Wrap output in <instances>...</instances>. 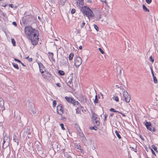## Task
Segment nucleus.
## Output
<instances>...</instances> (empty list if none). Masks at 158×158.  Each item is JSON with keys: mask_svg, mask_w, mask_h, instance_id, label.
<instances>
[{"mask_svg": "<svg viewBox=\"0 0 158 158\" xmlns=\"http://www.w3.org/2000/svg\"><path fill=\"white\" fill-rule=\"evenodd\" d=\"M25 32L29 39L31 40L33 45H36L39 40L38 33L37 30L33 29L31 26H27L24 28Z\"/></svg>", "mask_w": 158, "mask_h": 158, "instance_id": "1", "label": "nucleus"}, {"mask_svg": "<svg viewBox=\"0 0 158 158\" xmlns=\"http://www.w3.org/2000/svg\"><path fill=\"white\" fill-rule=\"evenodd\" d=\"M25 32L29 39L31 40L33 45H36L39 40L38 33L37 30L33 29L31 26H27L24 28Z\"/></svg>", "mask_w": 158, "mask_h": 158, "instance_id": "2", "label": "nucleus"}, {"mask_svg": "<svg viewBox=\"0 0 158 158\" xmlns=\"http://www.w3.org/2000/svg\"><path fill=\"white\" fill-rule=\"evenodd\" d=\"M81 11L84 16H87L89 19L90 18L94 17V15L93 11L88 6H84L82 7Z\"/></svg>", "mask_w": 158, "mask_h": 158, "instance_id": "3", "label": "nucleus"}, {"mask_svg": "<svg viewBox=\"0 0 158 158\" xmlns=\"http://www.w3.org/2000/svg\"><path fill=\"white\" fill-rule=\"evenodd\" d=\"M65 98L67 102L70 104H72L74 106H75L76 105H78L79 103L77 101H76L72 97H65Z\"/></svg>", "mask_w": 158, "mask_h": 158, "instance_id": "4", "label": "nucleus"}, {"mask_svg": "<svg viewBox=\"0 0 158 158\" xmlns=\"http://www.w3.org/2000/svg\"><path fill=\"white\" fill-rule=\"evenodd\" d=\"M75 65L76 67H78L82 63L81 58L78 56H76L74 58Z\"/></svg>", "mask_w": 158, "mask_h": 158, "instance_id": "5", "label": "nucleus"}, {"mask_svg": "<svg viewBox=\"0 0 158 158\" xmlns=\"http://www.w3.org/2000/svg\"><path fill=\"white\" fill-rule=\"evenodd\" d=\"M123 91L124 100L126 102H129L130 100V95L127 91L124 90L123 91Z\"/></svg>", "mask_w": 158, "mask_h": 158, "instance_id": "6", "label": "nucleus"}, {"mask_svg": "<svg viewBox=\"0 0 158 158\" xmlns=\"http://www.w3.org/2000/svg\"><path fill=\"white\" fill-rule=\"evenodd\" d=\"M42 76L45 79H50L51 77V74L48 71H45L43 73L41 74Z\"/></svg>", "mask_w": 158, "mask_h": 158, "instance_id": "7", "label": "nucleus"}, {"mask_svg": "<svg viewBox=\"0 0 158 158\" xmlns=\"http://www.w3.org/2000/svg\"><path fill=\"white\" fill-rule=\"evenodd\" d=\"M40 69V70L41 74L43 73L45 71V69L43 64L40 62L38 63Z\"/></svg>", "mask_w": 158, "mask_h": 158, "instance_id": "8", "label": "nucleus"}, {"mask_svg": "<svg viewBox=\"0 0 158 158\" xmlns=\"http://www.w3.org/2000/svg\"><path fill=\"white\" fill-rule=\"evenodd\" d=\"M57 113L60 115L62 114L63 113V108L61 105H58L57 108Z\"/></svg>", "mask_w": 158, "mask_h": 158, "instance_id": "9", "label": "nucleus"}, {"mask_svg": "<svg viewBox=\"0 0 158 158\" xmlns=\"http://www.w3.org/2000/svg\"><path fill=\"white\" fill-rule=\"evenodd\" d=\"M143 123L145 126L148 130H151L152 126L150 122L147 121L146 122H144Z\"/></svg>", "mask_w": 158, "mask_h": 158, "instance_id": "10", "label": "nucleus"}, {"mask_svg": "<svg viewBox=\"0 0 158 158\" xmlns=\"http://www.w3.org/2000/svg\"><path fill=\"white\" fill-rule=\"evenodd\" d=\"M91 114H92V120H95V119H97L99 118H98L97 115L95 114L93 111H91Z\"/></svg>", "mask_w": 158, "mask_h": 158, "instance_id": "11", "label": "nucleus"}, {"mask_svg": "<svg viewBox=\"0 0 158 158\" xmlns=\"http://www.w3.org/2000/svg\"><path fill=\"white\" fill-rule=\"evenodd\" d=\"M99 118L97 119L93 120V122L95 125L98 126L99 125L100 123L99 121Z\"/></svg>", "mask_w": 158, "mask_h": 158, "instance_id": "12", "label": "nucleus"}, {"mask_svg": "<svg viewBox=\"0 0 158 158\" xmlns=\"http://www.w3.org/2000/svg\"><path fill=\"white\" fill-rule=\"evenodd\" d=\"M83 0H77V4L78 5H83L84 3Z\"/></svg>", "mask_w": 158, "mask_h": 158, "instance_id": "13", "label": "nucleus"}, {"mask_svg": "<svg viewBox=\"0 0 158 158\" xmlns=\"http://www.w3.org/2000/svg\"><path fill=\"white\" fill-rule=\"evenodd\" d=\"M4 105V101L1 98H0V106L1 107H3Z\"/></svg>", "mask_w": 158, "mask_h": 158, "instance_id": "14", "label": "nucleus"}, {"mask_svg": "<svg viewBox=\"0 0 158 158\" xmlns=\"http://www.w3.org/2000/svg\"><path fill=\"white\" fill-rule=\"evenodd\" d=\"M13 140H14V141L15 142L17 143L18 145V142H19L18 139L17 138V136L15 135H14V137H13Z\"/></svg>", "mask_w": 158, "mask_h": 158, "instance_id": "15", "label": "nucleus"}, {"mask_svg": "<svg viewBox=\"0 0 158 158\" xmlns=\"http://www.w3.org/2000/svg\"><path fill=\"white\" fill-rule=\"evenodd\" d=\"M64 156L66 158H69L71 157L69 155V153L67 152H64Z\"/></svg>", "mask_w": 158, "mask_h": 158, "instance_id": "16", "label": "nucleus"}, {"mask_svg": "<svg viewBox=\"0 0 158 158\" xmlns=\"http://www.w3.org/2000/svg\"><path fill=\"white\" fill-rule=\"evenodd\" d=\"M49 56L51 57L52 60L53 61H55V59L53 58V53H50V52H49Z\"/></svg>", "mask_w": 158, "mask_h": 158, "instance_id": "17", "label": "nucleus"}, {"mask_svg": "<svg viewBox=\"0 0 158 158\" xmlns=\"http://www.w3.org/2000/svg\"><path fill=\"white\" fill-rule=\"evenodd\" d=\"M74 56V54L73 53H71L70 54L69 56V60H71Z\"/></svg>", "mask_w": 158, "mask_h": 158, "instance_id": "18", "label": "nucleus"}, {"mask_svg": "<svg viewBox=\"0 0 158 158\" xmlns=\"http://www.w3.org/2000/svg\"><path fill=\"white\" fill-rule=\"evenodd\" d=\"M31 111L33 114H36V111L35 109L33 106L32 107H31Z\"/></svg>", "mask_w": 158, "mask_h": 158, "instance_id": "19", "label": "nucleus"}, {"mask_svg": "<svg viewBox=\"0 0 158 158\" xmlns=\"http://www.w3.org/2000/svg\"><path fill=\"white\" fill-rule=\"evenodd\" d=\"M115 133L116 134V135L117 137L119 139H120L121 138V136L119 134L118 132L117 131H115Z\"/></svg>", "mask_w": 158, "mask_h": 158, "instance_id": "20", "label": "nucleus"}, {"mask_svg": "<svg viewBox=\"0 0 158 158\" xmlns=\"http://www.w3.org/2000/svg\"><path fill=\"white\" fill-rule=\"evenodd\" d=\"M113 99L117 102L119 101V98L117 96H114L113 97Z\"/></svg>", "mask_w": 158, "mask_h": 158, "instance_id": "21", "label": "nucleus"}, {"mask_svg": "<svg viewBox=\"0 0 158 158\" xmlns=\"http://www.w3.org/2000/svg\"><path fill=\"white\" fill-rule=\"evenodd\" d=\"M143 9L145 11H147L148 12H149V10L144 5H143Z\"/></svg>", "mask_w": 158, "mask_h": 158, "instance_id": "22", "label": "nucleus"}, {"mask_svg": "<svg viewBox=\"0 0 158 158\" xmlns=\"http://www.w3.org/2000/svg\"><path fill=\"white\" fill-rule=\"evenodd\" d=\"M12 65H13L14 68H15L16 69H19V68L18 65L17 64L15 63H12Z\"/></svg>", "mask_w": 158, "mask_h": 158, "instance_id": "23", "label": "nucleus"}, {"mask_svg": "<svg viewBox=\"0 0 158 158\" xmlns=\"http://www.w3.org/2000/svg\"><path fill=\"white\" fill-rule=\"evenodd\" d=\"M59 74L61 76H63L64 74V73L63 71L59 70L58 71Z\"/></svg>", "mask_w": 158, "mask_h": 158, "instance_id": "24", "label": "nucleus"}, {"mask_svg": "<svg viewBox=\"0 0 158 158\" xmlns=\"http://www.w3.org/2000/svg\"><path fill=\"white\" fill-rule=\"evenodd\" d=\"M66 1V0H60V4L62 5H64Z\"/></svg>", "mask_w": 158, "mask_h": 158, "instance_id": "25", "label": "nucleus"}, {"mask_svg": "<svg viewBox=\"0 0 158 158\" xmlns=\"http://www.w3.org/2000/svg\"><path fill=\"white\" fill-rule=\"evenodd\" d=\"M76 148L78 149H79L81 150V151L82 149L81 148V147L80 146V145L78 144H76V145H75Z\"/></svg>", "mask_w": 158, "mask_h": 158, "instance_id": "26", "label": "nucleus"}, {"mask_svg": "<svg viewBox=\"0 0 158 158\" xmlns=\"http://www.w3.org/2000/svg\"><path fill=\"white\" fill-rule=\"evenodd\" d=\"M94 103H98V100L97 98V96L96 95L95 97V99L94 101Z\"/></svg>", "mask_w": 158, "mask_h": 158, "instance_id": "27", "label": "nucleus"}, {"mask_svg": "<svg viewBox=\"0 0 158 158\" xmlns=\"http://www.w3.org/2000/svg\"><path fill=\"white\" fill-rule=\"evenodd\" d=\"M75 127L77 129L78 131L80 130V128L78 126L77 124H75Z\"/></svg>", "mask_w": 158, "mask_h": 158, "instance_id": "28", "label": "nucleus"}, {"mask_svg": "<svg viewBox=\"0 0 158 158\" xmlns=\"http://www.w3.org/2000/svg\"><path fill=\"white\" fill-rule=\"evenodd\" d=\"M11 42L14 46H15V41L14 39H11Z\"/></svg>", "mask_w": 158, "mask_h": 158, "instance_id": "29", "label": "nucleus"}, {"mask_svg": "<svg viewBox=\"0 0 158 158\" xmlns=\"http://www.w3.org/2000/svg\"><path fill=\"white\" fill-rule=\"evenodd\" d=\"M153 77V81L155 83H156L157 82V80L155 76H154Z\"/></svg>", "mask_w": 158, "mask_h": 158, "instance_id": "30", "label": "nucleus"}, {"mask_svg": "<svg viewBox=\"0 0 158 158\" xmlns=\"http://www.w3.org/2000/svg\"><path fill=\"white\" fill-rule=\"evenodd\" d=\"M152 148L155 150L156 152H157V148L156 146L155 145L152 146Z\"/></svg>", "mask_w": 158, "mask_h": 158, "instance_id": "31", "label": "nucleus"}, {"mask_svg": "<svg viewBox=\"0 0 158 158\" xmlns=\"http://www.w3.org/2000/svg\"><path fill=\"white\" fill-rule=\"evenodd\" d=\"M72 80L71 79L70 80H69L68 82V85L70 87H71L70 86V85H71L72 84Z\"/></svg>", "mask_w": 158, "mask_h": 158, "instance_id": "32", "label": "nucleus"}, {"mask_svg": "<svg viewBox=\"0 0 158 158\" xmlns=\"http://www.w3.org/2000/svg\"><path fill=\"white\" fill-rule=\"evenodd\" d=\"M94 28L96 30L98 31V26L95 24H94Z\"/></svg>", "mask_w": 158, "mask_h": 158, "instance_id": "33", "label": "nucleus"}, {"mask_svg": "<svg viewBox=\"0 0 158 158\" xmlns=\"http://www.w3.org/2000/svg\"><path fill=\"white\" fill-rule=\"evenodd\" d=\"M91 130H94L95 131H96L97 130V127H91L90 128Z\"/></svg>", "mask_w": 158, "mask_h": 158, "instance_id": "34", "label": "nucleus"}, {"mask_svg": "<svg viewBox=\"0 0 158 158\" xmlns=\"http://www.w3.org/2000/svg\"><path fill=\"white\" fill-rule=\"evenodd\" d=\"M85 23L84 22H82V23L81 24V28H83L84 27V26L85 25Z\"/></svg>", "mask_w": 158, "mask_h": 158, "instance_id": "35", "label": "nucleus"}, {"mask_svg": "<svg viewBox=\"0 0 158 158\" xmlns=\"http://www.w3.org/2000/svg\"><path fill=\"white\" fill-rule=\"evenodd\" d=\"M56 105V101L55 100H54L53 102V107L55 106Z\"/></svg>", "mask_w": 158, "mask_h": 158, "instance_id": "36", "label": "nucleus"}, {"mask_svg": "<svg viewBox=\"0 0 158 158\" xmlns=\"http://www.w3.org/2000/svg\"><path fill=\"white\" fill-rule=\"evenodd\" d=\"M60 126L61 127L62 130H64V125L63 124H62V123L60 124Z\"/></svg>", "mask_w": 158, "mask_h": 158, "instance_id": "37", "label": "nucleus"}, {"mask_svg": "<svg viewBox=\"0 0 158 158\" xmlns=\"http://www.w3.org/2000/svg\"><path fill=\"white\" fill-rule=\"evenodd\" d=\"M147 3L148 4H150L152 1V0H145Z\"/></svg>", "mask_w": 158, "mask_h": 158, "instance_id": "38", "label": "nucleus"}, {"mask_svg": "<svg viewBox=\"0 0 158 158\" xmlns=\"http://www.w3.org/2000/svg\"><path fill=\"white\" fill-rule=\"evenodd\" d=\"M149 59L151 60V61L152 62H153L154 61V59L152 58V56H151L149 57Z\"/></svg>", "mask_w": 158, "mask_h": 158, "instance_id": "39", "label": "nucleus"}, {"mask_svg": "<svg viewBox=\"0 0 158 158\" xmlns=\"http://www.w3.org/2000/svg\"><path fill=\"white\" fill-rule=\"evenodd\" d=\"M71 12V13L72 14H74L75 12V10L74 9H72Z\"/></svg>", "mask_w": 158, "mask_h": 158, "instance_id": "40", "label": "nucleus"}, {"mask_svg": "<svg viewBox=\"0 0 158 158\" xmlns=\"http://www.w3.org/2000/svg\"><path fill=\"white\" fill-rule=\"evenodd\" d=\"M99 50L100 51V52H101V53H102V54H104V52H103V51L102 50V49L101 48H99Z\"/></svg>", "mask_w": 158, "mask_h": 158, "instance_id": "41", "label": "nucleus"}, {"mask_svg": "<svg viewBox=\"0 0 158 158\" xmlns=\"http://www.w3.org/2000/svg\"><path fill=\"white\" fill-rule=\"evenodd\" d=\"M150 131H153V132H155L156 131V129L154 127H153L152 129V128L151 130Z\"/></svg>", "mask_w": 158, "mask_h": 158, "instance_id": "42", "label": "nucleus"}, {"mask_svg": "<svg viewBox=\"0 0 158 158\" xmlns=\"http://www.w3.org/2000/svg\"><path fill=\"white\" fill-rule=\"evenodd\" d=\"M14 60H15V61H16V62H19V63H21V61H20V60H18V59H14Z\"/></svg>", "mask_w": 158, "mask_h": 158, "instance_id": "43", "label": "nucleus"}, {"mask_svg": "<svg viewBox=\"0 0 158 158\" xmlns=\"http://www.w3.org/2000/svg\"><path fill=\"white\" fill-rule=\"evenodd\" d=\"M12 24L15 27L17 26V23L15 22H13L12 23Z\"/></svg>", "mask_w": 158, "mask_h": 158, "instance_id": "44", "label": "nucleus"}, {"mask_svg": "<svg viewBox=\"0 0 158 158\" xmlns=\"http://www.w3.org/2000/svg\"><path fill=\"white\" fill-rule=\"evenodd\" d=\"M28 60L30 62H31L32 60V59L31 58H29Z\"/></svg>", "mask_w": 158, "mask_h": 158, "instance_id": "45", "label": "nucleus"}, {"mask_svg": "<svg viewBox=\"0 0 158 158\" xmlns=\"http://www.w3.org/2000/svg\"><path fill=\"white\" fill-rule=\"evenodd\" d=\"M151 72H152V75L153 76V77H154V76H155L154 74V73L153 72V71L151 69Z\"/></svg>", "mask_w": 158, "mask_h": 158, "instance_id": "46", "label": "nucleus"}, {"mask_svg": "<svg viewBox=\"0 0 158 158\" xmlns=\"http://www.w3.org/2000/svg\"><path fill=\"white\" fill-rule=\"evenodd\" d=\"M9 6L11 8H13L14 7V5L12 4H9Z\"/></svg>", "mask_w": 158, "mask_h": 158, "instance_id": "47", "label": "nucleus"}, {"mask_svg": "<svg viewBox=\"0 0 158 158\" xmlns=\"http://www.w3.org/2000/svg\"><path fill=\"white\" fill-rule=\"evenodd\" d=\"M101 2H105L106 4V0H100Z\"/></svg>", "mask_w": 158, "mask_h": 158, "instance_id": "48", "label": "nucleus"}, {"mask_svg": "<svg viewBox=\"0 0 158 158\" xmlns=\"http://www.w3.org/2000/svg\"><path fill=\"white\" fill-rule=\"evenodd\" d=\"M56 85L59 87H60V83H57L56 84Z\"/></svg>", "mask_w": 158, "mask_h": 158, "instance_id": "49", "label": "nucleus"}, {"mask_svg": "<svg viewBox=\"0 0 158 158\" xmlns=\"http://www.w3.org/2000/svg\"><path fill=\"white\" fill-rule=\"evenodd\" d=\"M110 111H113L114 112V111L115 110L113 108H111L110 109Z\"/></svg>", "mask_w": 158, "mask_h": 158, "instance_id": "50", "label": "nucleus"}, {"mask_svg": "<svg viewBox=\"0 0 158 158\" xmlns=\"http://www.w3.org/2000/svg\"><path fill=\"white\" fill-rule=\"evenodd\" d=\"M119 114H121L123 116V117H125V115L124 114L122 113V112H120L119 113Z\"/></svg>", "mask_w": 158, "mask_h": 158, "instance_id": "51", "label": "nucleus"}, {"mask_svg": "<svg viewBox=\"0 0 158 158\" xmlns=\"http://www.w3.org/2000/svg\"><path fill=\"white\" fill-rule=\"evenodd\" d=\"M108 115L107 114H106L105 115V119H104V120H106V118L107 117Z\"/></svg>", "mask_w": 158, "mask_h": 158, "instance_id": "52", "label": "nucleus"}, {"mask_svg": "<svg viewBox=\"0 0 158 158\" xmlns=\"http://www.w3.org/2000/svg\"><path fill=\"white\" fill-rule=\"evenodd\" d=\"M140 138L143 140H144V139H143V136L142 135H140Z\"/></svg>", "mask_w": 158, "mask_h": 158, "instance_id": "53", "label": "nucleus"}, {"mask_svg": "<svg viewBox=\"0 0 158 158\" xmlns=\"http://www.w3.org/2000/svg\"><path fill=\"white\" fill-rule=\"evenodd\" d=\"M151 150H152V153L153 154H154L155 155L156 154H155V153L154 151L152 149Z\"/></svg>", "mask_w": 158, "mask_h": 158, "instance_id": "54", "label": "nucleus"}, {"mask_svg": "<svg viewBox=\"0 0 158 158\" xmlns=\"http://www.w3.org/2000/svg\"><path fill=\"white\" fill-rule=\"evenodd\" d=\"M8 137H6V136H5V137H4V140H3V141H4V143H5V139L6 138H8Z\"/></svg>", "mask_w": 158, "mask_h": 158, "instance_id": "55", "label": "nucleus"}, {"mask_svg": "<svg viewBox=\"0 0 158 158\" xmlns=\"http://www.w3.org/2000/svg\"><path fill=\"white\" fill-rule=\"evenodd\" d=\"M114 112H117V113H119L120 112H119L118 111H116V110H115L114 111Z\"/></svg>", "mask_w": 158, "mask_h": 158, "instance_id": "56", "label": "nucleus"}, {"mask_svg": "<svg viewBox=\"0 0 158 158\" xmlns=\"http://www.w3.org/2000/svg\"><path fill=\"white\" fill-rule=\"evenodd\" d=\"M82 46H80L79 47V49H82Z\"/></svg>", "mask_w": 158, "mask_h": 158, "instance_id": "57", "label": "nucleus"}, {"mask_svg": "<svg viewBox=\"0 0 158 158\" xmlns=\"http://www.w3.org/2000/svg\"><path fill=\"white\" fill-rule=\"evenodd\" d=\"M20 63L23 66H25V65L23 63H22V62H21V63Z\"/></svg>", "mask_w": 158, "mask_h": 158, "instance_id": "58", "label": "nucleus"}, {"mask_svg": "<svg viewBox=\"0 0 158 158\" xmlns=\"http://www.w3.org/2000/svg\"><path fill=\"white\" fill-rule=\"evenodd\" d=\"M119 73L120 74H121V69H119Z\"/></svg>", "mask_w": 158, "mask_h": 158, "instance_id": "59", "label": "nucleus"}, {"mask_svg": "<svg viewBox=\"0 0 158 158\" xmlns=\"http://www.w3.org/2000/svg\"><path fill=\"white\" fill-rule=\"evenodd\" d=\"M38 19L39 20H41V18L39 16H38Z\"/></svg>", "mask_w": 158, "mask_h": 158, "instance_id": "60", "label": "nucleus"}, {"mask_svg": "<svg viewBox=\"0 0 158 158\" xmlns=\"http://www.w3.org/2000/svg\"><path fill=\"white\" fill-rule=\"evenodd\" d=\"M113 115H114V114H112H112H110V115L111 116H112Z\"/></svg>", "mask_w": 158, "mask_h": 158, "instance_id": "61", "label": "nucleus"}, {"mask_svg": "<svg viewBox=\"0 0 158 158\" xmlns=\"http://www.w3.org/2000/svg\"><path fill=\"white\" fill-rule=\"evenodd\" d=\"M26 58L27 59H28L29 58V57L28 56L26 57Z\"/></svg>", "mask_w": 158, "mask_h": 158, "instance_id": "62", "label": "nucleus"}, {"mask_svg": "<svg viewBox=\"0 0 158 158\" xmlns=\"http://www.w3.org/2000/svg\"><path fill=\"white\" fill-rule=\"evenodd\" d=\"M120 88L121 89H122H122H123V88L122 86H120Z\"/></svg>", "mask_w": 158, "mask_h": 158, "instance_id": "63", "label": "nucleus"}, {"mask_svg": "<svg viewBox=\"0 0 158 158\" xmlns=\"http://www.w3.org/2000/svg\"><path fill=\"white\" fill-rule=\"evenodd\" d=\"M88 2H91V1H88Z\"/></svg>", "mask_w": 158, "mask_h": 158, "instance_id": "64", "label": "nucleus"}]
</instances>
